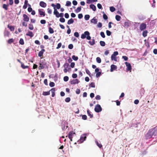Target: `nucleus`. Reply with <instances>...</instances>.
I'll use <instances>...</instances> for the list:
<instances>
[{
    "label": "nucleus",
    "mask_w": 157,
    "mask_h": 157,
    "mask_svg": "<svg viewBox=\"0 0 157 157\" xmlns=\"http://www.w3.org/2000/svg\"><path fill=\"white\" fill-rule=\"evenodd\" d=\"M157 136V126L150 129L146 133L145 136L147 139L151 138L152 136Z\"/></svg>",
    "instance_id": "f257e3e1"
},
{
    "label": "nucleus",
    "mask_w": 157,
    "mask_h": 157,
    "mask_svg": "<svg viewBox=\"0 0 157 157\" xmlns=\"http://www.w3.org/2000/svg\"><path fill=\"white\" fill-rule=\"evenodd\" d=\"M90 33L88 31H85L84 33L82 34L81 38L83 39L86 37L87 39L90 40L91 39V37L90 36Z\"/></svg>",
    "instance_id": "f03ea898"
},
{
    "label": "nucleus",
    "mask_w": 157,
    "mask_h": 157,
    "mask_svg": "<svg viewBox=\"0 0 157 157\" xmlns=\"http://www.w3.org/2000/svg\"><path fill=\"white\" fill-rule=\"evenodd\" d=\"M46 64L47 63L45 59H44L42 60V61H40L39 63L40 65L39 67V70L43 69L46 65Z\"/></svg>",
    "instance_id": "7ed1b4c3"
},
{
    "label": "nucleus",
    "mask_w": 157,
    "mask_h": 157,
    "mask_svg": "<svg viewBox=\"0 0 157 157\" xmlns=\"http://www.w3.org/2000/svg\"><path fill=\"white\" fill-rule=\"evenodd\" d=\"M63 66L64 67L63 71L65 73L71 70V68L69 67V64L67 63H65L63 65Z\"/></svg>",
    "instance_id": "20e7f679"
},
{
    "label": "nucleus",
    "mask_w": 157,
    "mask_h": 157,
    "mask_svg": "<svg viewBox=\"0 0 157 157\" xmlns=\"http://www.w3.org/2000/svg\"><path fill=\"white\" fill-rule=\"evenodd\" d=\"M86 137L85 135H82L81 136L80 139L78 141V143L80 144L82 143L84 141L86 140Z\"/></svg>",
    "instance_id": "39448f33"
},
{
    "label": "nucleus",
    "mask_w": 157,
    "mask_h": 157,
    "mask_svg": "<svg viewBox=\"0 0 157 157\" xmlns=\"http://www.w3.org/2000/svg\"><path fill=\"white\" fill-rule=\"evenodd\" d=\"M95 111L97 113L100 112L102 110V108L99 104L97 105L94 108Z\"/></svg>",
    "instance_id": "423d86ee"
},
{
    "label": "nucleus",
    "mask_w": 157,
    "mask_h": 157,
    "mask_svg": "<svg viewBox=\"0 0 157 157\" xmlns=\"http://www.w3.org/2000/svg\"><path fill=\"white\" fill-rule=\"evenodd\" d=\"M146 27L147 25L146 24L142 23L140 26V29L141 31L144 30L146 29Z\"/></svg>",
    "instance_id": "0eeeda50"
},
{
    "label": "nucleus",
    "mask_w": 157,
    "mask_h": 157,
    "mask_svg": "<svg viewBox=\"0 0 157 157\" xmlns=\"http://www.w3.org/2000/svg\"><path fill=\"white\" fill-rule=\"evenodd\" d=\"M43 9H39L38 10L39 13L40 15L44 17L45 15V13L43 11Z\"/></svg>",
    "instance_id": "6e6552de"
},
{
    "label": "nucleus",
    "mask_w": 157,
    "mask_h": 157,
    "mask_svg": "<svg viewBox=\"0 0 157 157\" xmlns=\"http://www.w3.org/2000/svg\"><path fill=\"white\" fill-rule=\"evenodd\" d=\"M125 63L127 67V70L128 71H131L132 67L130 63L127 62H125Z\"/></svg>",
    "instance_id": "1a4fd4ad"
},
{
    "label": "nucleus",
    "mask_w": 157,
    "mask_h": 157,
    "mask_svg": "<svg viewBox=\"0 0 157 157\" xmlns=\"http://www.w3.org/2000/svg\"><path fill=\"white\" fill-rule=\"evenodd\" d=\"M79 82L78 80L77 79H74L71 81L70 83L71 84H78Z\"/></svg>",
    "instance_id": "9d476101"
},
{
    "label": "nucleus",
    "mask_w": 157,
    "mask_h": 157,
    "mask_svg": "<svg viewBox=\"0 0 157 157\" xmlns=\"http://www.w3.org/2000/svg\"><path fill=\"white\" fill-rule=\"evenodd\" d=\"M23 20L25 21L28 22L29 20V18L28 16L25 14H24L23 15Z\"/></svg>",
    "instance_id": "9b49d317"
},
{
    "label": "nucleus",
    "mask_w": 157,
    "mask_h": 157,
    "mask_svg": "<svg viewBox=\"0 0 157 157\" xmlns=\"http://www.w3.org/2000/svg\"><path fill=\"white\" fill-rule=\"evenodd\" d=\"M75 134V133L73 131L70 132L68 133V137L69 139L73 138V136L74 134Z\"/></svg>",
    "instance_id": "f8f14e48"
},
{
    "label": "nucleus",
    "mask_w": 157,
    "mask_h": 157,
    "mask_svg": "<svg viewBox=\"0 0 157 157\" xmlns=\"http://www.w3.org/2000/svg\"><path fill=\"white\" fill-rule=\"evenodd\" d=\"M117 68V66L115 65L112 64L111 66L110 71L113 72L114 70H116Z\"/></svg>",
    "instance_id": "ddd939ff"
},
{
    "label": "nucleus",
    "mask_w": 157,
    "mask_h": 157,
    "mask_svg": "<svg viewBox=\"0 0 157 157\" xmlns=\"http://www.w3.org/2000/svg\"><path fill=\"white\" fill-rule=\"evenodd\" d=\"M40 6L43 7L45 8L46 6V4L43 1H41L40 2Z\"/></svg>",
    "instance_id": "4468645a"
},
{
    "label": "nucleus",
    "mask_w": 157,
    "mask_h": 157,
    "mask_svg": "<svg viewBox=\"0 0 157 157\" xmlns=\"http://www.w3.org/2000/svg\"><path fill=\"white\" fill-rule=\"evenodd\" d=\"M45 51L44 49H42L39 52L38 55L39 56L41 57L43 56L44 52Z\"/></svg>",
    "instance_id": "2eb2a0df"
},
{
    "label": "nucleus",
    "mask_w": 157,
    "mask_h": 157,
    "mask_svg": "<svg viewBox=\"0 0 157 157\" xmlns=\"http://www.w3.org/2000/svg\"><path fill=\"white\" fill-rule=\"evenodd\" d=\"M4 36L9 37L10 35V33L8 31L5 30L4 32Z\"/></svg>",
    "instance_id": "dca6fc26"
},
{
    "label": "nucleus",
    "mask_w": 157,
    "mask_h": 157,
    "mask_svg": "<svg viewBox=\"0 0 157 157\" xmlns=\"http://www.w3.org/2000/svg\"><path fill=\"white\" fill-rule=\"evenodd\" d=\"M50 91H51L52 93V97H54L55 96V91H56V89L55 88H52Z\"/></svg>",
    "instance_id": "f3484780"
},
{
    "label": "nucleus",
    "mask_w": 157,
    "mask_h": 157,
    "mask_svg": "<svg viewBox=\"0 0 157 157\" xmlns=\"http://www.w3.org/2000/svg\"><path fill=\"white\" fill-rule=\"evenodd\" d=\"M91 22L96 24L97 23L98 21L97 19L95 18V17H94L90 21Z\"/></svg>",
    "instance_id": "a211bd4d"
},
{
    "label": "nucleus",
    "mask_w": 157,
    "mask_h": 157,
    "mask_svg": "<svg viewBox=\"0 0 157 157\" xmlns=\"http://www.w3.org/2000/svg\"><path fill=\"white\" fill-rule=\"evenodd\" d=\"M26 35L29 36L31 38L34 35L32 32L29 31L28 33L26 34Z\"/></svg>",
    "instance_id": "6ab92c4d"
},
{
    "label": "nucleus",
    "mask_w": 157,
    "mask_h": 157,
    "mask_svg": "<svg viewBox=\"0 0 157 157\" xmlns=\"http://www.w3.org/2000/svg\"><path fill=\"white\" fill-rule=\"evenodd\" d=\"M54 14L56 15V16L57 17H59V12L57 11L56 9L54 7Z\"/></svg>",
    "instance_id": "aec40b11"
},
{
    "label": "nucleus",
    "mask_w": 157,
    "mask_h": 157,
    "mask_svg": "<svg viewBox=\"0 0 157 157\" xmlns=\"http://www.w3.org/2000/svg\"><path fill=\"white\" fill-rule=\"evenodd\" d=\"M90 8L92 9L94 11H95L96 10V7L94 4H91L90 6Z\"/></svg>",
    "instance_id": "412c9836"
},
{
    "label": "nucleus",
    "mask_w": 157,
    "mask_h": 157,
    "mask_svg": "<svg viewBox=\"0 0 157 157\" xmlns=\"http://www.w3.org/2000/svg\"><path fill=\"white\" fill-rule=\"evenodd\" d=\"M7 27L9 28L10 30L11 31H14V30L15 28L14 26H11L9 25H7Z\"/></svg>",
    "instance_id": "4be33fe9"
},
{
    "label": "nucleus",
    "mask_w": 157,
    "mask_h": 157,
    "mask_svg": "<svg viewBox=\"0 0 157 157\" xmlns=\"http://www.w3.org/2000/svg\"><path fill=\"white\" fill-rule=\"evenodd\" d=\"M95 143H96L97 145L100 148H101L102 146L101 145V144L100 142H99L97 140L95 141Z\"/></svg>",
    "instance_id": "5701e85b"
},
{
    "label": "nucleus",
    "mask_w": 157,
    "mask_h": 157,
    "mask_svg": "<svg viewBox=\"0 0 157 157\" xmlns=\"http://www.w3.org/2000/svg\"><path fill=\"white\" fill-rule=\"evenodd\" d=\"M21 67L23 69H25L29 68V66H25L23 63L21 64Z\"/></svg>",
    "instance_id": "b1692460"
},
{
    "label": "nucleus",
    "mask_w": 157,
    "mask_h": 157,
    "mask_svg": "<svg viewBox=\"0 0 157 157\" xmlns=\"http://www.w3.org/2000/svg\"><path fill=\"white\" fill-rule=\"evenodd\" d=\"M74 22V20L72 18H71L70 19H69V20H68L67 24L68 25H70L71 24L73 23Z\"/></svg>",
    "instance_id": "393cba45"
},
{
    "label": "nucleus",
    "mask_w": 157,
    "mask_h": 157,
    "mask_svg": "<svg viewBox=\"0 0 157 157\" xmlns=\"http://www.w3.org/2000/svg\"><path fill=\"white\" fill-rule=\"evenodd\" d=\"M87 113L88 115L90 116V118H92L93 117V115L91 114V112L88 109L87 110Z\"/></svg>",
    "instance_id": "a878e982"
},
{
    "label": "nucleus",
    "mask_w": 157,
    "mask_h": 157,
    "mask_svg": "<svg viewBox=\"0 0 157 157\" xmlns=\"http://www.w3.org/2000/svg\"><path fill=\"white\" fill-rule=\"evenodd\" d=\"M9 5H7L6 4H3L2 6V7L3 9L5 10H7L8 9V7Z\"/></svg>",
    "instance_id": "bb28decb"
},
{
    "label": "nucleus",
    "mask_w": 157,
    "mask_h": 157,
    "mask_svg": "<svg viewBox=\"0 0 157 157\" xmlns=\"http://www.w3.org/2000/svg\"><path fill=\"white\" fill-rule=\"evenodd\" d=\"M147 30H145L143 32L142 35L144 37H145L147 36Z\"/></svg>",
    "instance_id": "cd10ccee"
},
{
    "label": "nucleus",
    "mask_w": 157,
    "mask_h": 157,
    "mask_svg": "<svg viewBox=\"0 0 157 157\" xmlns=\"http://www.w3.org/2000/svg\"><path fill=\"white\" fill-rule=\"evenodd\" d=\"M49 32L51 34L53 33L54 32V30L51 27L49 28Z\"/></svg>",
    "instance_id": "c85d7f7f"
},
{
    "label": "nucleus",
    "mask_w": 157,
    "mask_h": 157,
    "mask_svg": "<svg viewBox=\"0 0 157 157\" xmlns=\"http://www.w3.org/2000/svg\"><path fill=\"white\" fill-rule=\"evenodd\" d=\"M50 91L47 92H44L42 94L44 96L48 95L50 94Z\"/></svg>",
    "instance_id": "c756f323"
},
{
    "label": "nucleus",
    "mask_w": 157,
    "mask_h": 157,
    "mask_svg": "<svg viewBox=\"0 0 157 157\" xmlns=\"http://www.w3.org/2000/svg\"><path fill=\"white\" fill-rule=\"evenodd\" d=\"M103 19L105 20H107L108 18L107 16L105 13L104 12H103Z\"/></svg>",
    "instance_id": "7c9ffc66"
},
{
    "label": "nucleus",
    "mask_w": 157,
    "mask_h": 157,
    "mask_svg": "<svg viewBox=\"0 0 157 157\" xmlns=\"http://www.w3.org/2000/svg\"><path fill=\"white\" fill-rule=\"evenodd\" d=\"M89 43L91 45H93L95 44V41L94 39H92V41H89Z\"/></svg>",
    "instance_id": "2f4dec72"
},
{
    "label": "nucleus",
    "mask_w": 157,
    "mask_h": 157,
    "mask_svg": "<svg viewBox=\"0 0 157 157\" xmlns=\"http://www.w3.org/2000/svg\"><path fill=\"white\" fill-rule=\"evenodd\" d=\"M13 40L12 38L9 39L7 41V43L9 44H11L13 42Z\"/></svg>",
    "instance_id": "473e14b6"
},
{
    "label": "nucleus",
    "mask_w": 157,
    "mask_h": 157,
    "mask_svg": "<svg viewBox=\"0 0 157 157\" xmlns=\"http://www.w3.org/2000/svg\"><path fill=\"white\" fill-rule=\"evenodd\" d=\"M115 18L117 21H119L120 20L121 17L118 15H116L115 17Z\"/></svg>",
    "instance_id": "72a5a7b5"
},
{
    "label": "nucleus",
    "mask_w": 157,
    "mask_h": 157,
    "mask_svg": "<svg viewBox=\"0 0 157 157\" xmlns=\"http://www.w3.org/2000/svg\"><path fill=\"white\" fill-rule=\"evenodd\" d=\"M89 86L90 87L94 88L95 87V85L94 83V82H91L89 85Z\"/></svg>",
    "instance_id": "f704fd0d"
},
{
    "label": "nucleus",
    "mask_w": 157,
    "mask_h": 157,
    "mask_svg": "<svg viewBox=\"0 0 157 157\" xmlns=\"http://www.w3.org/2000/svg\"><path fill=\"white\" fill-rule=\"evenodd\" d=\"M72 59L75 61H77L78 59V57L77 56L73 55L72 56Z\"/></svg>",
    "instance_id": "c9c22d12"
},
{
    "label": "nucleus",
    "mask_w": 157,
    "mask_h": 157,
    "mask_svg": "<svg viewBox=\"0 0 157 157\" xmlns=\"http://www.w3.org/2000/svg\"><path fill=\"white\" fill-rule=\"evenodd\" d=\"M111 60H114L115 61H116L117 60V58L115 56H113V55H112L111 57Z\"/></svg>",
    "instance_id": "e433bc0d"
},
{
    "label": "nucleus",
    "mask_w": 157,
    "mask_h": 157,
    "mask_svg": "<svg viewBox=\"0 0 157 157\" xmlns=\"http://www.w3.org/2000/svg\"><path fill=\"white\" fill-rule=\"evenodd\" d=\"M86 72L87 74L90 76L91 73L89 70L87 68H85Z\"/></svg>",
    "instance_id": "4c0bfd02"
},
{
    "label": "nucleus",
    "mask_w": 157,
    "mask_h": 157,
    "mask_svg": "<svg viewBox=\"0 0 157 157\" xmlns=\"http://www.w3.org/2000/svg\"><path fill=\"white\" fill-rule=\"evenodd\" d=\"M90 17V15H89L87 14V15H86L85 16L84 18L85 20H88L89 19Z\"/></svg>",
    "instance_id": "58836bf2"
},
{
    "label": "nucleus",
    "mask_w": 157,
    "mask_h": 157,
    "mask_svg": "<svg viewBox=\"0 0 157 157\" xmlns=\"http://www.w3.org/2000/svg\"><path fill=\"white\" fill-rule=\"evenodd\" d=\"M96 60L97 62L98 63H100L101 62V59L99 57H97Z\"/></svg>",
    "instance_id": "ea45409f"
},
{
    "label": "nucleus",
    "mask_w": 157,
    "mask_h": 157,
    "mask_svg": "<svg viewBox=\"0 0 157 157\" xmlns=\"http://www.w3.org/2000/svg\"><path fill=\"white\" fill-rule=\"evenodd\" d=\"M100 43L101 45L102 46H104L105 45V44L104 41H101L100 42Z\"/></svg>",
    "instance_id": "a19ab883"
},
{
    "label": "nucleus",
    "mask_w": 157,
    "mask_h": 157,
    "mask_svg": "<svg viewBox=\"0 0 157 157\" xmlns=\"http://www.w3.org/2000/svg\"><path fill=\"white\" fill-rule=\"evenodd\" d=\"M81 6L78 7L77 9L75 10V11L77 13H78L81 11Z\"/></svg>",
    "instance_id": "79ce46f5"
},
{
    "label": "nucleus",
    "mask_w": 157,
    "mask_h": 157,
    "mask_svg": "<svg viewBox=\"0 0 157 157\" xmlns=\"http://www.w3.org/2000/svg\"><path fill=\"white\" fill-rule=\"evenodd\" d=\"M29 29L31 30H33V29L34 27L32 24H29Z\"/></svg>",
    "instance_id": "37998d69"
},
{
    "label": "nucleus",
    "mask_w": 157,
    "mask_h": 157,
    "mask_svg": "<svg viewBox=\"0 0 157 157\" xmlns=\"http://www.w3.org/2000/svg\"><path fill=\"white\" fill-rule=\"evenodd\" d=\"M19 43L21 45H23L24 44V41L23 40L22 38H21L19 40Z\"/></svg>",
    "instance_id": "c03bdc74"
},
{
    "label": "nucleus",
    "mask_w": 157,
    "mask_h": 157,
    "mask_svg": "<svg viewBox=\"0 0 157 157\" xmlns=\"http://www.w3.org/2000/svg\"><path fill=\"white\" fill-rule=\"evenodd\" d=\"M110 10L112 12H114L115 10V8L113 6L110 7Z\"/></svg>",
    "instance_id": "a18cd8bd"
},
{
    "label": "nucleus",
    "mask_w": 157,
    "mask_h": 157,
    "mask_svg": "<svg viewBox=\"0 0 157 157\" xmlns=\"http://www.w3.org/2000/svg\"><path fill=\"white\" fill-rule=\"evenodd\" d=\"M71 4V3L70 1H67L66 2V6H70Z\"/></svg>",
    "instance_id": "49530a36"
},
{
    "label": "nucleus",
    "mask_w": 157,
    "mask_h": 157,
    "mask_svg": "<svg viewBox=\"0 0 157 157\" xmlns=\"http://www.w3.org/2000/svg\"><path fill=\"white\" fill-rule=\"evenodd\" d=\"M59 21L63 23L65 22V20L64 18L62 17L60 18Z\"/></svg>",
    "instance_id": "de8ad7c7"
},
{
    "label": "nucleus",
    "mask_w": 157,
    "mask_h": 157,
    "mask_svg": "<svg viewBox=\"0 0 157 157\" xmlns=\"http://www.w3.org/2000/svg\"><path fill=\"white\" fill-rule=\"evenodd\" d=\"M69 79L68 77L67 76H65L63 78V80L64 81L67 82L68 81Z\"/></svg>",
    "instance_id": "09e8293b"
},
{
    "label": "nucleus",
    "mask_w": 157,
    "mask_h": 157,
    "mask_svg": "<svg viewBox=\"0 0 157 157\" xmlns=\"http://www.w3.org/2000/svg\"><path fill=\"white\" fill-rule=\"evenodd\" d=\"M100 35L103 38H104L105 37V36L104 33L103 32H101L100 33Z\"/></svg>",
    "instance_id": "8fccbe9b"
},
{
    "label": "nucleus",
    "mask_w": 157,
    "mask_h": 157,
    "mask_svg": "<svg viewBox=\"0 0 157 157\" xmlns=\"http://www.w3.org/2000/svg\"><path fill=\"white\" fill-rule=\"evenodd\" d=\"M106 33L107 35L108 36H110L111 34V32L108 30H106Z\"/></svg>",
    "instance_id": "3c124183"
},
{
    "label": "nucleus",
    "mask_w": 157,
    "mask_h": 157,
    "mask_svg": "<svg viewBox=\"0 0 157 157\" xmlns=\"http://www.w3.org/2000/svg\"><path fill=\"white\" fill-rule=\"evenodd\" d=\"M55 83L54 82H50L49 83V86H50L51 87H52L54 86H55Z\"/></svg>",
    "instance_id": "603ef678"
},
{
    "label": "nucleus",
    "mask_w": 157,
    "mask_h": 157,
    "mask_svg": "<svg viewBox=\"0 0 157 157\" xmlns=\"http://www.w3.org/2000/svg\"><path fill=\"white\" fill-rule=\"evenodd\" d=\"M70 100H71V99H70V98H69V97L65 99V101L67 102H69L70 101Z\"/></svg>",
    "instance_id": "864d4df0"
},
{
    "label": "nucleus",
    "mask_w": 157,
    "mask_h": 157,
    "mask_svg": "<svg viewBox=\"0 0 157 157\" xmlns=\"http://www.w3.org/2000/svg\"><path fill=\"white\" fill-rule=\"evenodd\" d=\"M101 74V72H100L97 73L96 75V77L97 78L98 77H99L100 76Z\"/></svg>",
    "instance_id": "5fc2aeb1"
},
{
    "label": "nucleus",
    "mask_w": 157,
    "mask_h": 157,
    "mask_svg": "<svg viewBox=\"0 0 157 157\" xmlns=\"http://www.w3.org/2000/svg\"><path fill=\"white\" fill-rule=\"evenodd\" d=\"M40 22L42 24H44L46 23V21L45 20H40Z\"/></svg>",
    "instance_id": "6e6d98bb"
},
{
    "label": "nucleus",
    "mask_w": 157,
    "mask_h": 157,
    "mask_svg": "<svg viewBox=\"0 0 157 157\" xmlns=\"http://www.w3.org/2000/svg\"><path fill=\"white\" fill-rule=\"evenodd\" d=\"M61 45H62V43H59L58 44L56 48V49H58L59 48H60L61 47Z\"/></svg>",
    "instance_id": "4d7b16f0"
},
{
    "label": "nucleus",
    "mask_w": 157,
    "mask_h": 157,
    "mask_svg": "<svg viewBox=\"0 0 157 157\" xmlns=\"http://www.w3.org/2000/svg\"><path fill=\"white\" fill-rule=\"evenodd\" d=\"M72 77L73 78H75L77 77V75L76 74H73L72 75Z\"/></svg>",
    "instance_id": "13d9d810"
},
{
    "label": "nucleus",
    "mask_w": 157,
    "mask_h": 157,
    "mask_svg": "<svg viewBox=\"0 0 157 157\" xmlns=\"http://www.w3.org/2000/svg\"><path fill=\"white\" fill-rule=\"evenodd\" d=\"M82 118L84 120H86L87 119V116L85 115H83L82 116Z\"/></svg>",
    "instance_id": "bf43d9fd"
},
{
    "label": "nucleus",
    "mask_w": 157,
    "mask_h": 157,
    "mask_svg": "<svg viewBox=\"0 0 157 157\" xmlns=\"http://www.w3.org/2000/svg\"><path fill=\"white\" fill-rule=\"evenodd\" d=\"M56 6V8L58 9H59L60 8L61 6L59 3H57Z\"/></svg>",
    "instance_id": "052dcab7"
},
{
    "label": "nucleus",
    "mask_w": 157,
    "mask_h": 157,
    "mask_svg": "<svg viewBox=\"0 0 157 157\" xmlns=\"http://www.w3.org/2000/svg\"><path fill=\"white\" fill-rule=\"evenodd\" d=\"M122 58L124 59L125 61H127L128 60V57L125 56H122Z\"/></svg>",
    "instance_id": "680f3d73"
},
{
    "label": "nucleus",
    "mask_w": 157,
    "mask_h": 157,
    "mask_svg": "<svg viewBox=\"0 0 157 157\" xmlns=\"http://www.w3.org/2000/svg\"><path fill=\"white\" fill-rule=\"evenodd\" d=\"M80 93V90L79 89H76V93L77 94H79Z\"/></svg>",
    "instance_id": "e2e57ef3"
},
{
    "label": "nucleus",
    "mask_w": 157,
    "mask_h": 157,
    "mask_svg": "<svg viewBox=\"0 0 157 157\" xmlns=\"http://www.w3.org/2000/svg\"><path fill=\"white\" fill-rule=\"evenodd\" d=\"M75 65V63L74 62L71 63L70 64V66L71 68H73L74 67Z\"/></svg>",
    "instance_id": "0e129e2a"
},
{
    "label": "nucleus",
    "mask_w": 157,
    "mask_h": 157,
    "mask_svg": "<svg viewBox=\"0 0 157 157\" xmlns=\"http://www.w3.org/2000/svg\"><path fill=\"white\" fill-rule=\"evenodd\" d=\"M73 47V46L72 44H70L68 45V48L70 49H72Z\"/></svg>",
    "instance_id": "69168bd1"
},
{
    "label": "nucleus",
    "mask_w": 157,
    "mask_h": 157,
    "mask_svg": "<svg viewBox=\"0 0 157 157\" xmlns=\"http://www.w3.org/2000/svg\"><path fill=\"white\" fill-rule=\"evenodd\" d=\"M95 98L97 100H99L101 99V97L100 95H97L96 96Z\"/></svg>",
    "instance_id": "338daca9"
},
{
    "label": "nucleus",
    "mask_w": 157,
    "mask_h": 157,
    "mask_svg": "<svg viewBox=\"0 0 157 157\" xmlns=\"http://www.w3.org/2000/svg\"><path fill=\"white\" fill-rule=\"evenodd\" d=\"M74 34V36L77 37H78L79 36L78 33L77 32H75V33Z\"/></svg>",
    "instance_id": "774afa93"
}]
</instances>
